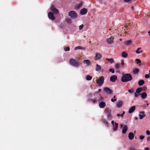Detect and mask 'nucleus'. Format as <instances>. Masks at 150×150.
<instances>
[{"label":"nucleus","instance_id":"1","mask_svg":"<svg viewBox=\"0 0 150 150\" xmlns=\"http://www.w3.org/2000/svg\"><path fill=\"white\" fill-rule=\"evenodd\" d=\"M132 77L131 74H126L122 75L121 78V81L123 82H126L132 80Z\"/></svg>","mask_w":150,"mask_h":150},{"label":"nucleus","instance_id":"2","mask_svg":"<svg viewBox=\"0 0 150 150\" xmlns=\"http://www.w3.org/2000/svg\"><path fill=\"white\" fill-rule=\"evenodd\" d=\"M70 63L72 65L75 67H77L79 66V63L76 60L73 59H70Z\"/></svg>","mask_w":150,"mask_h":150},{"label":"nucleus","instance_id":"3","mask_svg":"<svg viewBox=\"0 0 150 150\" xmlns=\"http://www.w3.org/2000/svg\"><path fill=\"white\" fill-rule=\"evenodd\" d=\"M69 15L72 19H75L77 17V14L74 11H71L69 12Z\"/></svg>","mask_w":150,"mask_h":150},{"label":"nucleus","instance_id":"4","mask_svg":"<svg viewBox=\"0 0 150 150\" xmlns=\"http://www.w3.org/2000/svg\"><path fill=\"white\" fill-rule=\"evenodd\" d=\"M96 83L99 86H101L104 82V78L103 76H100L99 78L97 80Z\"/></svg>","mask_w":150,"mask_h":150},{"label":"nucleus","instance_id":"5","mask_svg":"<svg viewBox=\"0 0 150 150\" xmlns=\"http://www.w3.org/2000/svg\"><path fill=\"white\" fill-rule=\"evenodd\" d=\"M103 91L106 93L108 94H111L112 93V91L108 87H106L103 88Z\"/></svg>","mask_w":150,"mask_h":150},{"label":"nucleus","instance_id":"6","mask_svg":"<svg viewBox=\"0 0 150 150\" xmlns=\"http://www.w3.org/2000/svg\"><path fill=\"white\" fill-rule=\"evenodd\" d=\"M48 16L49 18L51 20H54L55 19L53 13L52 12H50L48 13Z\"/></svg>","mask_w":150,"mask_h":150},{"label":"nucleus","instance_id":"7","mask_svg":"<svg viewBox=\"0 0 150 150\" xmlns=\"http://www.w3.org/2000/svg\"><path fill=\"white\" fill-rule=\"evenodd\" d=\"M51 10L55 14H57L59 13L58 10L55 8L54 6L52 5L51 6Z\"/></svg>","mask_w":150,"mask_h":150},{"label":"nucleus","instance_id":"8","mask_svg":"<svg viewBox=\"0 0 150 150\" xmlns=\"http://www.w3.org/2000/svg\"><path fill=\"white\" fill-rule=\"evenodd\" d=\"M117 77L116 75H113L110 77V80L111 81L115 82L117 79Z\"/></svg>","mask_w":150,"mask_h":150},{"label":"nucleus","instance_id":"9","mask_svg":"<svg viewBox=\"0 0 150 150\" xmlns=\"http://www.w3.org/2000/svg\"><path fill=\"white\" fill-rule=\"evenodd\" d=\"M114 38L112 37H110L109 38L107 39V41L109 44H112L113 42Z\"/></svg>","mask_w":150,"mask_h":150},{"label":"nucleus","instance_id":"10","mask_svg":"<svg viewBox=\"0 0 150 150\" xmlns=\"http://www.w3.org/2000/svg\"><path fill=\"white\" fill-rule=\"evenodd\" d=\"M139 95H141V98L143 99H145L147 97V94L145 92L139 94Z\"/></svg>","mask_w":150,"mask_h":150},{"label":"nucleus","instance_id":"11","mask_svg":"<svg viewBox=\"0 0 150 150\" xmlns=\"http://www.w3.org/2000/svg\"><path fill=\"white\" fill-rule=\"evenodd\" d=\"M87 12V10L85 8H83L80 11V13L81 15H84Z\"/></svg>","mask_w":150,"mask_h":150},{"label":"nucleus","instance_id":"12","mask_svg":"<svg viewBox=\"0 0 150 150\" xmlns=\"http://www.w3.org/2000/svg\"><path fill=\"white\" fill-rule=\"evenodd\" d=\"M106 106V103L104 102H101L99 104V106L100 108H104Z\"/></svg>","mask_w":150,"mask_h":150},{"label":"nucleus","instance_id":"13","mask_svg":"<svg viewBox=\"0 0 150 150\" xmlns=\"http://www.w3.org/2000/svg\"><path fill=\"white\" fill-rule=\"evenodd\" d=\"M136 107L134 106H133L130 107L128 111V112L129 113H131L133 112L135 109Z\"/></svg>","mask_w":150,"mask_h":150},{"label":"nucleus","instance_id":"14","mask_svg":"<svg viewBox=\"0 0 150 150\" xmlns=\"http://www.w3.org/2000/svg\"><path fill=\"white\" fill-rule=\"evenodd\" d=\"M134 137V134L133 132H131L129 133L128 134V137L129 139H132Z\"/></svg>","mask_w":150,"mask_h":150},{"label":"nucleus","instance_id":"15","mask_svg":"<svg viewBox=\"0 0 150 150\" xmlns=\"http://www.w3.org/2000/svg\"><path fill=\"white\" fill-rule=\"evenodd\" d=\"M128 129V127L127 126L125 125L123 127L122 129V133L123 134H125L126 132Z\"/></svg>","mask_w":150,"mask_h":150},{"label":"nucleus","instance_id":"16","mask_svg":"<svg viewBox=\"0 0 150 150\" xmlns=\"http://www.w3.org/2000/svg\"><path fill=\"white\" fill-rule=\"evenodd\" d=\"M139 70L137 68H135L133 70V72L134 74H137L139 72Z\"/></svg>","mask_w":150,"mask_h":150},{"label":"nucleus","instance_id":"17","mask_svg":"<svg viewBox=\"0 0 150 150\" xmlns=\"http://www.w3.org/2000/svg\"><path fill=\"white\" fill-rule=\"evenodd\" d=\"M96 57L97 59H99L101 58L102 56L100 53H96Z\"/></svg>","mask_w":150,"mask_h":150},{"label":"nucleus","instance_id":"18","mask_svg":"<svg viewBox=\"0 0 150 150\" xmlns=\"http://www.w3.org/2000/svg\"><path fill=\"white\" fill-rule=\"evenodd\" d=\"M142 90V88L141 87L138 88L136 90V93H141Z\"/></svg>","mask_w":150,"mask_h":150},{"label":"nucleus","instance_id":"19","mask_svg":"<svg viewBox=\"0 0 150 150\" xmlns=\"http://www.w3.org/2000/svg\"><path fill=\"white\" fill-rule=\"evenodd\" d=\"M101 67L100 66L97 64H96V70L97 71H100L101 70Z\"/></svg>","mask_w":150,"mask_h":150},{"label":"nucleus","instance_id":"20","mask_svg":"<svg viewBox=\"0 0 150 150\" xmlns=\"http://www.w3.org/2000/svg\"><path fill=\"white\" fill-rule=\"evenodd\" d=\"M114 125V126H113L114 128H113V130L114 131H115L117 130V129L118 128V124L115 122Z\"/></svg>","mask_w":150,"mask_h":150},{"label":"nucleus","instance_id":"21","mask_svg":"<svg viewBox=\"0 0 150 150\" xmlns=\"http://www.w3.org/2000/svg\"><path fill=\"white\" fill-rule=\"evenodd\" d=\"M144 83V81L143 80H140L138 82V85L139 86H142Z\"/></svg>","mask_w":150,"mask_h":150},{"label":"nucleus","instance_id":"22","mask_svg":"<svg viewBox=\"0 0 150 150\" xmlns=\"http://www.w3.org/2000/svg\"><path fill=\"white\" fill-rule=\"evenodd\" d=\"M82 2H81L80 4H77L75 6V8L76 9H79L81 7V6H82Z\"/></svg>","mask_w":150,"mask_h":150},{"label":"nucleus","instance_id":"23","mask_svg":"<svg viewBox=\"0 0 150 150\" xmlns=\"http://www.w3.org/2000/svg\"><path fill=\"white\" fill-rule=\"evenodd\" d=\"M122 56L123 57L126 58L127 57L128 54L126 52H123L122 53Z\"/></svg>","mask_w":150,"mask_h":150},{"label":"nucleus","instance_id":"24","mask_svg":"<svg viewBox=\"0 0 150 150\" xmlns=\"http://www.w3.org/2000/svg\"><path fill=\"white\" fill-rule=\"evenodd\" d=\"M123 103L121 101H119L117 104V107L118 108H120V107L122 105Z\"/></svg>","mask_w":150,"mask_h":150},{"label":"nucleus","instance_id":"25","mask_svg":"<svg viewBox=\"0 0 150 150\" xmlns=\"http://www.w3.org/2000/svg\"><path fill=\"white\" fill-rule=\"evenodd\" d=\"M83 63L84 64H87V65H88L89 64H90V62L89 60L87 59L84 60L83 61Z\"/></svg>","mask_w":150,"mask_h":150},{"label":"nucleus","instance_id":"26","mask_svg":"<svg viewBox=\"0 0 150 150\" xmlns=\"http://www.w3.org/2000/svg\"><path fill=\"white\" fill-rule=\"evenodd\" d=\"M103 122L106 125L108 126V123L107 121L104 119H103L102 120Z\"/></svg>","mask_w":150,"mask_h":150},{"label":"nucleus","instance_id":"27","mask_svg":"<svg viewBox=\"0 0 150 150\" xmlns=\"http://www.w3.org/2000/svg\"><path fill=\"white\" fill-rule=\"evenodd\" d=\"M92 77L90 75H88L86 76V80L87 81L91 80L92 79Z\"/></svg>","mask_w":150,"mask_h":150},{"label":"nucleus","instance_id":"28","mask_svg":"<svg viewBox=\"0 0 150 150\" xmlns=\"http://www.w3.org/2000/svg\"><path fill=\"white\" fill-rule=\"evenodd\" d=\"M141 49V47H138L137 48V50L136 51V52L137 54H139L140 53H142V51H139V50Z\"/></svg>","mask_w":150,"mask_h":150},{"label":"nucleus","instance_id":"29","mask_svg":"<svg viewBox=\"0 0 150 150\" xmlns=\"http://www.w3.org/2000/svg\"><path fill=\"white\" fill-rule=\"evenodd\" d=\"M132 41L130 40L127 41L125 42V45H129L131 44Z\"/></svg>","mask_w":150,"mask_h":150},{"label":"nucleus","instance_id":"30","mask_svg":"<svg viewBox=\"0 0 150 150\" xmlns=\"http://www.w3.org/2000/svg\"><path fill=\"white\" fill-rule=\"evenodd\" d=\"M111 110H109L108 111V112H107V116L108 117H111Z\"/></svg>","mask_w":150,"mask_h":150},{"label":"nucleus","instance_id":"31","mask_svg":"<svg viewBox=\"0 0 150 150\" xmlns=\"http://www.w3.org/2000/svg\"><path fill=\"white\" fill-rule=\"evenodd\" d=\"M106 60L108 62H110L111 63H112L113 62H114V60L112 59H108V58H107L106 59Z\"/></svg>","mask_w":150,"mask_h":150},{"label":"nucleus","instance_id":"32","mask_svg":"<svg viewBox=\"0 0 150 150\" xmlns=\"http://www.w3.org/2000/svg\"><path fill=\"white\" fill-rule=\"evenodd\" d=\"M125 114V111H123L122 112V114L121 115H120V114H117V116L118 117H119V116H121L122 117H123V116Z\"/></svg>","mask_w":150,"mask_h":150},{"label":"nucleus","instance_id":"33","mask_svg":"<svg viewBox=\"0 0 150 150\" xmlns=\"http://www.w3.org/2000/svg\"><path fill=\"white\" fill-rule=\"evenodd\" d=\"M139 119H142L144 117H145L146 115L145 114H144L143 115H142L141 114H139Z\"/></svg>","mask_w":150,"mask_h":150},{"label":"nucleus","instance_id":"34","mask_svg":"<svg viewBox=\"0 0 150 150\" xmlns=\"http://www.w3.org/2000/svg\"><path fill=\"white\" fill-rule=\"evenodd\" d=\"M82 47L81 46H79L75 47L74 49L75 50H77L78 49H82Z\"/></svg>","mask_w":150,"mask_h":150},{"label":"nucleus","instance_id":"35","mask_svg":"<svg viewBox=\"0 0 150 150\" xmlns=\"http://www.w3.org/2000/svg\"><path fill=\"white\" fill-rule=\"evenodd\" d=\"M136 61L137 62V64H139L141 63V60L139 59H136Z\"/></svg>","mask_w":150,"mask_h":150},{"label":"nucleus","instance_id":"36","mask_svg":"<svg viewBox=\"0 0 150 150\" xmlns=\"http://www.w3.org/2000/svg\"><path fill=\"white\" fill-rule=\"evenodd\" d=\"M70 50V49L69 47H65L64 48V50L65 51H69Z\"/></svg>","mask_w":150,"mask_h":150},{"label":"nucleus","instance_id":"37","mask_svg":"<svg viewBox=\"0 0 150 150\" xmlns=\"http://www.w3.org/2000/svg\"><path fill=\"white\" fill-rule=\"evenodd\" d=\"M128 91L129 92L133 93H134V91L133 89H129L128 90Z\"/></svg>","mask_w":150,"mask_h":150},{"label":"nucleus","instance_id":"38","mask_svg":"<svg viewBox=\"0 0 150 150\" xmlns=\"http://www.w3.org/2000/svg\"><path fill=\"white\" fill-rule=\"evenodd\" d=\"M109 71L110 72H112V73H114L115 72L114 70L113 69L110 68L109 70Z\"/></svg>","mask_w":150,"mask_h":150},{"label":"nucleus","instance_id":"39","mask_svg":"<svg viewBox=\"0 0 150 150\" xmlns=\"http://www.w3.org/2000/svg\"><path fill=\"white\" fill-rule=\"evenodd\" d=\"M66 21L68 23L71 24V20L70 19H67V20Z\"/></svg>","mask_w":150,"mask_h":150},{"label":"nucleus","instance_id":"40","mask_svg":"<svg viewBox=\"0 0 150 150\" xmlns=\"http://www.w3.org/2000/svg\"><path fill=\"white\" fill-rule=\"evenodd\" d=\"M83 25H81L79 26V29L80 30H81V29H82L83 28Z\"/></svg>","mask_w":150,"mask_h":150},{"label":"nucleus","instance_id":"41","mask_svg":"<svg viewBox=\"0 0 150 150\" xmlns=\"http://www.w3.org/2000/svg\"><path fill=\"white\" fill-rule=\"evenodd\" d=\"M115 67L117 69H118L119 67V65L117 63L116 64Z\"/></svg>","mask_w":150,"mask_h":150},{"label":"nucleus","instance_id":"42","mask_svg":"<svg viewBox=\"0 0 150 150\" xmlns=\"http://www.w3.org/2000/svg\"><path fill=\"white\" fill-rule=\"evenodd\" d=\"M144 138V136H141L140 135L139 136V139H143Z\"/></svg>","mask_w":150,"mask_h":150},{"label":"nucleus","instance_id":"43","mask_svg":"<svg viewBox=\"0 0 150 150\" xmlns=\"http://www.w3.org/2000/svg\"><path fill=\"white\" fill-rule=\"evenodd\" d=\"M146 134L148 135H150V131L148 130H147L146 132Z\"/></svg>","mask_w":150,"mask_h":150},{"label":"nucleus","instance_id":"44","mask_svg":"<svg viewBox=\"0 0 150 150\" xmlns=\"http://www.w3.org/2000/svg\"><path fill=\"white\" fill-rule=\"evenodd\" d=\"M149 75L148 74H146L145 75V77L146 79H148L149 78Z\"/></svg>","mask_w":150,"mask_h":150},{"label":"nucleus","instance_id":"45","mask_svg":"<svg viewBox=\"0 0 150 150\" xmlns=\"http://www.w3.org/2000/svg\"><path fill=\"white\" fill-rule=\"evenodd\" d=\"M116 100V99H113V98H112L111 99V101L112 102H114Z\"/></svg>","mask_w":150,"mask_h":150},{"label":"nucleus","instance_id":"46","mask_svg":"<svg viewBox=\"0 0 150 150\" xmlns=\"http://www.w3.org/2000/svg\"><path fill=\"white\" fill-rule=\"evenodd\" d=\"M121 64L122 65H124L125 64L124 61L123 60H121Z\"/></svg>","mask_w":150,"mask_h":150},{"label":"nucleus","instance_id":"47","mask_svg":"<svg viewBox=\"0 0 150 150\" xmlns=\"http://www.w3.org/2000/svg\"><path fill=\"white\" fill-rule=\"evenodd\" d=\"M134 93V96L135 97H137L139 95V94H137L136 93Z\"/></svg>","mask_w":150,"mask_h":150},{"label":"nucleus","instance_id":"48","mask_svg":"<svg viewBox=\"0 0 150 150\" xmlns=\"http://www.w3.org/2000/svg\"><path fill=\"white\" fill-rule=\"evenodd\" d=\"M101 91V90L100 89H99L98 90V91L96 92V93H98L99 92H100Z\"/></svg>","mask_w":150,"mask_h":150},{"label":"nucleus","instance_id":"49","mask_svg":"<svg viewBox=\"0 0 150 150\" xmlns=\"http://www.w3.org/2000/svg\"><path fill=\"white\" fill-rule=\"evenodd\" d=\"M115 122L113 120H112L111 121V124L113 125V126H114Z\"/></svg>","mask_w":150,"mask_h":150},{"label":"nucleus","instance_id":"50","mask_svg":"<svg viewBox=\"0 0 150 150\" xmlns=\"http://www.w3.org/2000/svg\"><path fill=\"white\" fill-rule=\"evenodd\" d=\"M130 150H136V149L134 147H131L130 148Z\"/></svg>","mask_w":150,"mask_h":150},{"label":"nucleus","instance_id":"51","mask_svg":"<svg viewBox=\"0 0 150 150\" xmlns=\"http://www.w3.org/2000/svg\"><path fill=\"white\" fill-rule=\"evenodd\" d=\"M126 2H128L131 1L132 0H124Z\"/></svg>","mask_w":150,"mask_h":150},{"label":"nucleus","instance_id":"52","mask_svg":"<svg viewBox=\"0 0 150 150\" xmlns=\"http://www.w3.org/2000/svg\"><path fill=\"white\" fill-rule=\"evenodd\" d=\"M92 102H93V103H95L96 102V100H93V99L92 100Z\"/></svg>","mask_w":150,"mask_h":150},{"label":"nucleus","instance_id":"53","mask_svg":"<svg viewBox=\"0 0 150 150\" xmlns=\"http://www.w3.org/2000/svg\"><path fill=\"white\" fill-rule=\"evenodd\" d=\"M147 141H150V136L149 137L147 138Z\"/></svg>","mask_w":150,"mask_h":150},{"label":"nucleus","instance_id":"54","mask_svg":"<svg viewBox=\"0 0 150 150\" xmlns=\"http://www.w3.org/2000/svg\"><path fill=\"white\" fill-rule=\"evenodd\" d=\"M100 98L99 100L100 101H102V100H103V98L102 97H101L100 96Z\"/></svg>","mask_w":150,"mask_h":150},{"label":"nucleus","instance_id":"55","mask_svg":"<svg viewBox=\"0 0 150 150\" xmlns=\"http://www.w3.org/2000/svg\"><path fill=\"white\" fill-rule=\"evenodd\" d=\"M149 149V148L148 147H146L144 149V150H148Z\"/></svg>","mask_w":150,"mask_h":150},{"label":"nucleus","instance_id":"56","mask_svg":"<svg viewBox=\"0 0 150 150\" xmlns=\"http://www.w3.org/2000/svg\"><path fill=\"white\" fill-rule=\"evenodd\" d=\"M143 88L144 89L146 90V86H144Z\"/></svg>","mask_w":150,"mask_h":150},{"label":"nucleus","instance_id":"57","mask_svg":"<svg viewBox=\"0 0 150 150\" xmlns=\"http://www.w3.org/2000/svg\"><path fill=\"white\" fill-rule=\"evenodd\" d=\"M138 118L137 117H136L134 118V120H138Z\"/></svg>","mask_w":150,"mask_h":150},{"label":"nucleus","instance_id":"58","mask_svg":"<svg viewBox=\"0 0 150 150\" xmlns=\"http://www.w3.org/2000/svg\"><path fill=\"white\" fill-rule=\"evenodd\" d=\"M88 96H89V97H91L92 96V95L91 94H89Z\"/></svg>","mask_w":150,"mask_h":150},{"label":"nucleus","instance_id":"59","mask_svg":"<svg viewBox=\"0 0 150 150\" xmlns=\"http://www.w3.org/2000/svg\"><path fill=\"white\" fill-rule=\"evenodd\" d=\"M92 100H93L92 99H89V100H88V101H89V102H91V101H92Z\"/></svg>","mask_w":150,"mask_h":150},{"label":"nucleus","instance_id":"60","mask_svg":"<svg viewBox=\"0 0 150 150\" xmlns=\"http://www.w3.org/2000/svg\"><path fill=\"white\" fill-rule=\"evenodd\" d=\"M148 33L149 34V35L150 36V30H149L148 32Z\"/></svg>","mask_w":150,"mask_h":150},{"label":"nucleus","instance_id":"61","mask_svg":"<svg viewBox=\"0 0 150 150\" xmlns=\"http://www.w3.org/2000/svg\"><path fill=\"white\" fill-rule=\"evenodd\" d=\"M128 26L127 25H125V28H127L128 27Z\"/></svg>","mask_w":150,"mask_h":150},{"label":"nucleus","instance_id":"62","mask_svg":"<svg viewBox=\"0 0 150 150\" xmlns=\"http://www.w3.org/2000/svg\"><path fill=\"white\" fill-rule=\"evenodd\" d=\"M120 126H121V128H122L123 127V125H121Z\"/></svg>","mask_w":150,"mask_h":150},{"label":"nucleus","instance_id":"63","mask_svg":"<svg viewBox=\"0 0 150 150\" xmlns=\"http://www.w3.org/2000/svg\"><path fill=\"white\" fill-rule=\"evenodd\" d=\"M140 113H142H142H143H143H144V112H143H143H140Z\"/></svg>","mask_w":150,"mask_h":150},{"label":"nucleus","instance_id":"64","mask_svg":"<svg viewBox=\"0 0 150 150\" xmlns=\"http://www.w3.org/2000/svg\"><path fill=\"white\" fill-rule=\"evenodd\" d=\"M146 105H147V106H148V105H149V103H147V104H146Z\"/></svg>","mask_w":150,"mask_h":150}]
</instances>
